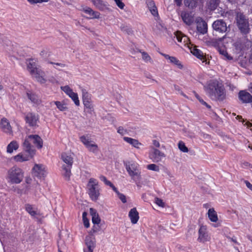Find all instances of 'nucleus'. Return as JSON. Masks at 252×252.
<instances>
[{"label": "nucleus", "mask_w": 252, "mask_h": 252, "mask_svg": "<svg viewBox=\"0 0 252 252\" xmlns=\"http://www.w3.org/2000/svg\"><path fill=\"white\" fill-rule=\"evenodd\" d=\"M205 90L212 99L222 101L225 98V89L223 85L217 80L210 82L205 87Z\"/></svg>", "instance_id": "nucleus-1"}, {"label": "nucleus", "mask_w": 252, "mask_h": 252, "mask_svg": "<svg viewBox=\"0 0 252 252\" xmlns=\"http://www.w3.org/2000/svg\"><path fill=\"white\" fill-rule=\"evenodd\" d=\"M32 143L38 149H41L43 146V141L38 135H30L28 136L23 143V150L25 153H30L31 155H35L36 150L33 146L31 145Z\"/></svg>", "instance_id": "nucleus-2"}, {"label": "nucleus", "mask_w": 252, "mask_h": 252, "mask_svg": "<svg viewBox=\"0 0 252 252\" xmlns=\"http://www.w3.org/2000/svg\"><path fill=\"white\" fill-rule=\"evenodd\" d=\"M236 25L243 35H247L251 31L249 18L241 11L237 10L235 12V18Z\"/></svg>", "instance_id": "nucleus-3"}, {"label": "nucleus", "mask_w": 252, "mask_h": 252, "mask_svg": "<svg viewBox=\"0 0 252 252\" xmlns=\"http://www.w3.org/2000/svg\"><path fill=\"white\" fill-rule=\"evenodd\" d=\"M24 172L20 167L14 166L7 171L6 179L10 184H19L24 178Z\"/></svg>", "instance_id": "nucleus-4"}, {"label": "nucleus", "mask_w": 252, "mask_h": 252, "mask_svg": "<svg viewBox=\"0 0 252 252\" xmlns=\"http://www.w3.org/2000/svg\"><path fill=\"white\" fill-rule=\"evenodd\" d=\"M27 68L31 75L41 84L46 82L44 78V73L36 66V61L33 59H29L27 61Z\"/></svg>", "instance_id": "nucleus-5"}, {"label": "nucleus", "mask_w": 252, "mask_h": 252, "mask_svg": "<svg viewBox=\"0 0 252 252\" xmlns=\"http://www.w3.org/2000/svg\"><path fill=\"white\" fill-rule=\"evenodd\" d=\"M88 194L92 200L96 201L100 195V188L97 180L94 178L90 179L87 185Z\"/></svg>", "instance_id": "nucleus-6"}, {"label": "nucleus", "mask_w": 252, "mask_h": 252, "mask_svg": "<svg viewBox=\"0 0 252 252\" xmlns=\"http://www.w3.org/2000/svg\"><path fill=\"white\" fill-rule=\"evenodd\" d=\"M126 169L132 180H136L140 179L141 172L138 168L137 163H129L126 166Z\"/></svg>", "instance_id": "nucleus-7"}, {"label": "nucleus", "mask_w": 252, "mask_h": 252, "mask_svg": "<svg viewBox=\"0 0 252 252\" xmlns=\"http://www.w3.org/2000/svg\"><path fill=\"white\" fill-rule=\"evenodd\" d=\"M80 139L90 152L94 153L98 152V146L91 140V138L88 135H83L80 137Z\"/></svg>", "instance_id": "nucleus-8"}, {"label": "nucleus", "mask_w": 252, "mask_h": 252, "mask_svg": "<svg viewBox=\"0 0 252 252\" xmlns=\"http://www.w3.org/2000/svg\"><path fill=\"white\" fill-rule=\"evenodd\" d=\"M213 30L216 33L223 34L227 31L226 23L222 20H217L212 24Z\"/></svg>", "instance_id": "nucleus-9"}, {"label": "nucleus", "mask_w": 252, "mask_h": 252, "mask_svg": "<svg viewBox=\"0 0 252 252\" xmlns=\"http://www.w3.org/2000/svg\"><path fill=\"white\" fill-rule=\"evenodd\" d=\"M151 151L149 153V158L153 162H158L161 161L162 159L165 157L164 153L160 151L158 149L151 147Z\"/></svg>", "instance_id": "nucleus-10"}, {"label": "nucleus", "mask_w": 252, "mask_h": 252, "mask_svg": "<svg viewBox=\"0 0 252 252\" xmlns=\"http://www.w3.org/2000/svg\"><path fill=\"white\" fill-rule=\"evenodd\" d=\"M198 241L201 243H205L209 241L210 238L208 235L207 227L206 226L202 225L198 230Z\"/></svg>", "instance_id": "nucleus-11"}, {"label": "nucleus", "mask_w": 252, "mask_h": 252, "mask_svg": "<svg viewBox=\"0 0 252 252\" xmlns=\"http://www.w3.org/2000/svg\"><path fill=\"white\" fill-rule=\"evenodd\" d=\"M32 171L33 175L39 179L44 178L46 175V171L42 164H35Z\"/></svg>", "instance_id": "nucleus-12"}, {"label": "nucleus", "mask_w": 252, "mask_h": 252, "mask_svg": "<svg viewBox=\"0 0 252 252\" xmlns=\"http://www.w3.org/2000/svg\"><path fill=\"white\" fill-rule=\"evenodd\" d=\"M85 244L87 249L84 250V252H93L95 245V238L93 235L86 236Z\"/></svg>", "instance_id": "nucleus-13"}, {"label": "nucleus", "mask_w": 252, "mask_h": 252, "mask_svg": "<svg viewBox=\"0 0 252 252\" xmlns=\"http://www.w3.org/2000/svg\"><path fill=\"white\" fill-rule=\"evenodd\" d=\"M0 128L4 132L11 135L12 134V127L7 119L2 118L0 123Z\"/></svg>", "instance_id": "nucleus-14"}, {"label": "nucleus", "mask_w": 252, "mask_h": 252, "mask_svg": "<svg viewBox=\"0 0 252 252\" xmlns=\"http://www.w3.org/2000/svg\"><path fill=\"white\" fill-rule=\"evenodd\" d=\"M197 24V31L202 34H204L207 32V24L201 18H197L196 20Z\"/></svg>", "instance_id": "nucleus-15"}, {"label": "nucleus", "mask_w": 252, "mask_h": 252, "mask_svg": "<svg viewBox=\"0 0 252 252\" xmlns=\"http://www.w3.org/2000/svg\"><path fill=\"white\" fill-rule=\"evenodd\" d=\"M26 154L20 153L13 157V159L16 162H22L27 161L32 158L35 155H31L30 153H26Z\"/></svg>", "instance_id": "nucleus-16"}, {"label": "nucleus", "mask_w": 252, "mask_h": 252, "mask_svg": "<svg viewBox=\"0 0 252 252\" xmlns=\"http://www.w3.org/2000/svg\"><path fill=\"white\" fill-rule=\"evenodd\" d=\"M181 16L184 22L187 25H191L194 21L193 16L191 13L187 11H182L181 14Z\"/></svg>", "instance_id": "nucleus-17"}, {"label": "nucleus", "mask_w": 252, "mask_h": 252, "mask_svg": "<svg viewBox=\"0 0 252 252\" xmlns=\"http://www.w3.org/2000/svg\"><path fill=\"white\" fill-rule=\"evenodd\" d=\"M38 120V115L35 113H28L26 117V121L30 126H35Z\"/></svg>", "instance_id": "nucleus-18"}, {"label": "nucleus", "mask_w": 252, "mask_h": 252, "mask_svg": "<svg viewBox=\"0 0 252 252\" xmlns=\"http://www.w3.org/2000/svg\"><path fill=\"white\" fill-rule=\"evenodd\" d=\"M239 98L243 103H250L252 102V96L245 91H241L239 93Z\"/></svg>", "instance_id": "nucleus-19"}, {"label": "nucleus", "mask_w": 252, "mask_h": 252, "mask_svg": "<svg viewBox=\"0 0 252 252\" xmlns=\"http://www.w3.org/2000/svg\"><path fill=\"white\" fill-rule=\"evenodd\" d=\"M188 46L190 48V51L193 55L202 61L203 62H205L206 61V58L201 51L197 49L195 46L193 47H190L189 46Z\"/></svg>", "instance_id": "nucleus-20"}, {"label": "nucleus", "mask_w": 252, "mask_h": 252, "mask_svg": "<svg viewBox=\"0 0 252 252\" xmlns=\"http://www.w3.org/2000/svg\"><path fill=\"white\" fill-rule=\"evenodd\" d=\"M128 217H129L132 224H135L137 222L139 217V213L136 208H133L130 210L128 213Z\"/></svg>", "instance_id": "nucleus-21"}, {"label": "nucleus", "mask_w": 252, "mask_h": 252, "mask_svg": "<svg viewBox=\"0 0 252 252\" xmlns=\"http://www.w3.org/2000/svg\"><path fill=\"white\" fill-rule=\"evenodd\" d=\"M26 95L28 98L32 103L35 104H39L41 102V100L39 97L33 92L28 91L26 92Z\"/></svg>", "instance_id": "nucleus-22"}, {"label": "nucleus", "mask_w": 252, "mask_h": 252, "mask_svg": "<svg viewBox=\"0 0 252 252\" xmlns=\"http://www.w3.org/2000/svg\"><path fill=\"white\" fill-rule=\"evenodd\" d=\"M83 11L86 14H87L90 19H98L100 16V13L98 12L94 11L92 8L86 7L83 8Z\"/></svg>", "instance_id": "nucleus-23"}, {"label": "nucleus", "mask_w": 252, "mask_h": 252, "mask_svg": "<svg viewBox=\"0 0 252 252\" xmlns=\"http://www.w3.org/2000/svg\"><path fill=\"white\" fill-rule=\"evenodd\" d=\"M62 159L70 167L72 166L73 163V157L71 154L69 153H63L62 155Z\"/></svg>", "instance_id": "nucleus-24"}, {"label": "nucleus", "mask_w": 252, "mask_h": 252, "mask_svg": "<svg viewBox=\"0 0 252 252\" xmlns=\"http://www.w3.org/2000/svg\"><path fill=\"white\" fill-rule=\"evenodd\" d=\"M176 36L178 42H183L185 45H188L189 42V37L187 36L184 35L180 32H176Z\"/></svg>", "instance_id": "nucleus-25"}, {"label": "nucleus", "mask_w": 252, "mask_h": 252, "mask_svg": "<svg viewBox=\"0 0 252 252\" xmlns=\"http://www.w3.org/2000/svg\"><path fill=\"white\" fill-rule=\"evenodd\" d=\"M124 140L128 144L131 145L136 148L139 149L142 144L140 143L137 139H133L128 137H124Z\"/></svg>", "instance_id": "nucleus-26"}, {"label": "nucleus", "mask_w": 252, "mask_h": 252, "mask_svg": "<svg viewBox=\"0 0 252 252\" xmlns=\"http://www.w3.org/2000/svg\"><path fill=\"white\" fill-rule=\"evenodd\" d=\"M147 4L152 15L154 16L158 15V10L155 5L154 1L152 0H148L147 1Z\"/></svg>", "instance_id": "nucleus-27"}, {"label": "nucleus", "mask_w": 252, "mask_h": 252, "mask_svg": "<svg viewBox=\"0 0 252 252\" xmlns=\"http://www.w3.org/2000/svg\"><path fill=\"white\" fill-rule=\"evenodd\" d=\"M90 212L92 217V221L93 223L97 224H99L100 221V219L96 211L93 208H90Z\"/></svg>", "instance_id": "nucleus-28"}, {"label": "nucleus", "mask_w": 252, "mask_h": 252, "mask_svg": "<svg viewBox=\"0 0 252 252\" xmlns=\"http://www.w3.org/2000/svg\"><path fill=\"white\" fill-rule=\"evenodd\" d=\"M208 218L212 222H217L218 220L217 212L214 208L209 209L208 212Z\"/></svg>", "instance_id": "nucleus-29"}, {"label": "nucleus", "mask_w": 252, "mask_h": 252, "mask_svg": "<svg viewBox=\"0 0 252 252\" xmlns=\"http://www.w3.org/2000/svg\"><path fill=\"white\" fill-rule=\"evenodd\" d=\"M25 209L32 216H35L38 214L37 208L31 204H26Z\"/></svg>", "instance_id": "nucleus-30"}, {"label": "nucleus", "mask_w": 252, "mask_h": 252, "mask_svg": "<svg viewBox=\"0 0 252 252\" xmlns=\"http://www.w3.org/2000/svg\"><path fill=\"white\" fill-rule=\"evenodd\" d=\"M19 148V144L16 141H11L7 147V152L12 153L13 150H16Z\"/></svg>", "instance_id": "nucleus-31"}, {"label": "nucleus", "mask_w": 252, "mask_h": 252, "mask_svg": "<svg viewBox=\"0 0 252 252\" xmlns=\"http://www.w3.org/2000/svg\"><path fill=\"white\" fill-rule=\"evenodd\" d=\"M199 0H184L185 5L189 9H193L197 5Z\"/></svg>", "instance_id": "nucleus-32"}, {"label": "nucleus", "mask_w": 252, "mask_h": 252, "mask_svg": "<svg viewBox=\"0 0 252 252\" xmlns=\"http://www.w3.org/2000/svg\"><path fill=\"white\" fill-rule=\"evenodd\" d=\"M71 167L68 166H63V175L66 180H69L71 175L70 168Z\"/></svg>", "instance_id": "nucleus-33"}, {"label": "nucleus", "mask_w": 252, "mask_h": 252, "mask_svg": "<svg viewBox=\"0 0 252 252\" xmlns=\"http://www.w3.org/2000/svg\"><path fill=\"white\" fill-rule=\"evenodd\" d=\"M219 0H209L208 7L211 10H214L218 6Z\"/></svg>", "instance_id": "nucleus-34"}, {"label": "nucleus", "mask_w": 252, "mask_h": 252, "mask_svg": "<svg viewBox=\"0 0 252 252\" xmlns=\"http://www.w3.org/2000/svg\"><path fill=\"white\" fill-rule=\"evenodd\" d=\"M169 61L171 63L177 65L180 69L183 67L181 62L175 57L172 56L169 59Z\"/></svg>", "instance_id": "nucleus-35"}, {"label": "nucleus", "mask_w": 252, "mask_h": 252, "mask_svg": "<svg viewBox=\"0 0 252 252\" xmlns=\"http://www.w3.org/2000/svg\"><path fill=\"white\" fill-rule=\"evenodd\" d=\"M68 96L71 98L72 100L74 101V103L76 105L79 106L80 104L79 100L78 99V94L72 92L70 94L68 95Z\"/></svg>", "instance_id": "nucleus-36"}, {"label": "nucleus", "mask_w": 252, "mask_h": 252, "mask_svg": "<svg viewBox=\"0 0 252 252\" xmlns=\"http://www.w3.org/2000/svg\"><path fill=\"white\" fill-rule=\"evenodd\" d=\"M54 103L57 106V108L62 111H65L67 110V108L65 106V104L63 102H60V101H54Z\"/></svg>", "instance_id": "nucleus-37"}, {"label": "nucleus", "mask_w": 252, "mask_h": 252, "mask_svg": "<svg viewBox=\"0 0 252 252\" xmlns=\"http://www.w3.org/2000/svg\"><path fill=\"white\" fill-rule=\"evenodd\" d=\"M140 52L142 54V58L143 60L144 61V62H145L146 63H152L153 62L152 58L147 52L144 51L142 52L141 51H140Z\"/></svg>", "instance_id": "nucleus-38"}, {"label": "nucleus", "mask_w": 252, "mask_h": 252, "mask_svg": "<svg viewBox=\"0 0 252 252\" xmlns=\"http://www.w3.org/2000/svg\"><path fill=\"white\" fill-rule=\"evenodd\" d=\"M48 63L53 64L54 67L59 70H61L62 68L65 67L66 65L63 63H55L52 62H48Z\"/></svg>", "instance_id": "nucleus-39"}, {"label": "nucleus", "mask_w": 252, "mask_h": 252, "mask_svg": "<svg viewBox=\"0 0 252 252\" xmlns=\"http://www.w3.org/2000/svg\"><path fill=\"white\" fill-rule=\"evenodd\" d=\"M178 146L181 151L184 153H188L189 152L188 148L186 147L183 141H180L178 144Z\"/></svg>", "instance_id": "nucleus-40"}, {"label": "nucleus", "mask_w": 252, "mask_h": 252, "mask_svg": "<svg viewBox=\"0 0 252 252\" xmlns=\"http://www.w3.org/2000/svg\"><path fill=\"white\" fill-rule=\"evenodd\" d=\"M25 182L28 185L26 186L25 193H28L31 189L30 185L32 183V179L30 177H27L25 179Z\"/></svg>", "instance_id": "nucleus-41"}, {"label": "nucleus", "mask_w": 252, "mask_h": 252, "mask_svg": "<svg viewBox=\"0 0 252 252\" xmlns=\"http://www.w3.org/2000/svg\"><path fill=\"white\" fill-rule=\"evenodd\" d=\"M94 4L98 9H102L104 7L103 1L101 0H93Z\"/></svg>", "instance_id": "nucleus-42"}, {"label": "nucleus", "mask_w": 252, "mask_h": 252, "mask_svg": "<svg viewBox=\"0 0 252 252\" xmlns=\"http://www.w3.org/2000/svg\"><path fill=\"white\" fill-rule=\"evenodd\" d=\"M87 213L85 212H83L82 217L84 226L86 228H88L90 226L89 220L87 218Z\"/></svg>", "instance_id": "nucleus-43"}, {"label": "nucleus", "mask_w": 252, "mask_h": 252, "mask_svg": "<svg viewBox=\"0 0 252 252\" xmlns=\"http://www.w3.org/2000/svg\"><path fill=\"white\" fill-rule=\"evenodd\" d=\"M147 168L148 169L158 172L159 171V168L158 166L155 164H150L147 165Z\"/></svg>", "instance_id": "nucleus-44"}, {"label": "nucleus", "mask_w": 252, "mask_h": 252, "mask_svg": "<svg viewBox=\"0 0 252 252\" xmlns=\"http://www.w3.org/2000/svg\"><path fill=\"white\" fill-rule=\"evenodd\" d=\"M219 51L220 54L223 55L228 60H232V58L229 56L227 52V51L223 48L219 49Z\"/></svg>", "instance_id": "nucleus-45"}, {"label": "nucleus", "mask_w": 252, "mask_h": 252, "mask_svg": "<svg viewBox=\"0 0 252 252\" xmlns=\"http://www.w3.org/2000/svg\"><path fill=\"white\" fill-rule=\"evenodd\" d=\"M61 89L68 95L73 92L72 90L68 86L61 87Z\"/></svg>", "instance_id": "nucleus-46"}, {"label": "nucleus", "mask_w": 252, "mask_h": 252, "mask_svg": "<svg viewBox=\"0 0 252 252\" xmlns=\"http://www.w3.org/2000/svg\"><path fill=\"white\" fill-rule=\"evenodd\" d=\"M155 202L156 204H157L158 206L161 207H165V203L163 201V200L158 197H156L155 198Z\"/></svg>", "instance_id": "nucleus-47"}, {"label": "nucleus", "mask_w": 252, "mask_h": 252, "mask_svg": "<svg viewBox=\"0 0 252 252\" xmlns=\"http://www.w3.org/2000/svg\"><path fill=\"white\" fill-rule=\"evenodd\" d=\"M117 132L123 136L128 133V130L123 126H119L117 128Z\"/></svg>", "instance_id": "nucleus-48"}, {"label": "nucleus", "mask_w": 252, "mask_h": 252, "mask_svg": "<svg viewBox=\"0 0 252 252\" xmlns=\"http://www.w3.org/2000/svg\"><path fill=\"white\" fill-rule=\"evenodd\" d=\"M99 179L101 181L103 182L106 185L109 186H112V183L110 181L107 180L105 176L101 175L100 176Z\"/></svg>", "instance_id": "nucleus-49"}, {"label": "nucleus", "mask_w": 252, "mask_h": 252, "mask_svg": "<svg viewBox=\"0 0 252 252\" xmlns=\"http://www.w3.org/2000/svg\"><path fill=\"white\" fill-rule=\"evenodd\" d=\"M83 103L86 108H89L91 110H92L93 109V106L92 105V104L91 103L90 99L84 100Z\"/></svg>", "instance_id": "nucleus-50"}, {"label": "nucleus", "mask_w": 252, "mask_h": 252, "mask_svg": "<svg viewBox=\"0 0 252 252\" xmlns=\"http://www.w3.org/2000/svg\"><path fill=\"white\" fill-rule=\"evenodd\" d=\"M31 4H35L37 3H42L43 2H48L49 0H27Z\"/></svg>", "instance_id": "nucleus-51"}, {"label": "nucleus", "mask_w": 252, "mask_h": 252, "mask_svg": "<svg viewBox=\"0 0 252 252\" xmlns=\"http://www.w3.org/2000/svg\"><path fill=\"white\" fill-rule=\"evenodd\" d=\"M117 5L121 9H123L125 6V4L121 0H114Z\"/></svg>", "instance_id": "nucleus-52"}, {"label": "nucleus", "mask_w": 252, "mask_h": 252, "mask_svg": "<svg viewBox=\"0 0 252 252\" xmlns=\"http://www.w3.org/2000/svg\"><path fill=\"white\" fill-rule=\"evenodd\" d=\"M118 197L119 198V199L122 201V202L124 203H126V196L121 193H118V194L117 195Z\"/></svg>", "instance_id": "nucleus-53"}, {"label": "nucleus", "mask_w": 252, "mask_h": 252, "mask_svg": "<svg viewBox=\"0 0 252 252\" xmlns=\"http://www.w3.org/2000/svg\"><path fill=\"white\" fill-rule=\"evenodd\" d=\"M82 97L83 100L85 99H90L89 94L84 89L82 90Z\"/></svg>", "instance_id": "nucleus-54"}, {"label": "nucleus", "mask_w": 252, "mask_h": 252, "mask_svg": "<svg viewBox=\"0 0 252 252\" xmlns=\"http://www.w3.org/2000/svg\"><path fill=\"white\" fill-rule=\"evenodd\" d=\"M226 238L230 241L233 242L235 244L239 245V243L237 242L236 237L233 236L232 237H230V236H226Z\"/></svg>", "instance_id": "nucleus-55"}, {"label": "nucleus", "mask_w": 252, "mask_h": 252, "mask_svg": "<svg viewBox=\"0 0 252 252\" xmlns=\"http://www.w3.org/2000/svg\"><path fill=\"white\" fill-rule=\"evenodd\" d=\"M121 29L122 31L126 32L128 34H129L131 32L130 29H129L128 28H127V27H125V26L121 27Z\"/></svg>", "instance_id": "nucleus-56"}, {"label": "nucleus", "mask_w": 252, "mask_h": 252, "mask_svg": "<svg viewBox=\"0 0 252 252\" xmlns=\"http://www.w3.org/2000/svg\"><path fill=\"white\" fill-rule=\"evenodd\" d=\"M152 144L154 147L156 148H158L160 146L159 142L157 140H153Z\"/></svg>", "instance_id": "nucleus-57"}, {"label": "nucleus", "mask_w": 252, "mask_h": 252, "mask_svg": "<svg viewBox=\"0 0 252 252\" xmlns=\"http://www.w3.org/2000/svg\"><path fill=\"white\" fill-rule=\"evenodd\" d=\"M245 183L247 188H248L250 189H251L252 191V184H251L248 181H245Z\"/></svg>", "instance_id": "nucleus-58"}, {"label": "nucleus", "mask_w": 252, "mask_h": 252, "mask_svg": "<svg viewBox=\"0 0 252 252\" xmlns=\"http://www.w3.org/2000/svg\"><path fill=\"white\" fill-rule=\"evenodd\" d=\"M193 93L194 94V95H195V97H196V98L199 101V102L200 103H201L202 101H203V100L195 92H194Z\"/></svg>", "instance_id": "nucleus-59"}, {"label": "nucleus", "mask_w": 252, "mask_h": 252, "mask_svg": "<svg viewBox=\"0 0 252 252\" xmlns=\"http://www.w3.org/2000/svg\"><path fill=\"white\" fill-rule=\"evenodd\" d=\"M112 189L117 193V194L118 195V193H120L118 190L113 185V184H112V186H110Z\"/></svg>", "instance_id": "nucleus-60"}, {"label": "nucleus", "mask_w": 252, "mask_h": 252, "mask_svg": "<svg viewBox=\"0 0 252 252\" xmlns=\"http://www.w3.org/2000/svg\"><path fill=\"white\" fill-rule=\"evenodd\" d=\"M166 59L169 60V59L171 58L172 56H170L168 55L165 54L163 53L161 54Z\"/></svg>", "instance_id": "nucleus-61"}, {"label": "nucleus", "mask_w": 252, "mask_h": 252, "mask_svg": "<svg viewBox=\"0 0 252 252\" xmlns=\"http://www.w3.org/2000/svg\"><path fill=\"white\" fill-rule=\"evenodd\" d=\"M174 0L178 6H180L181 5L182 0Z\"/></svg>", "instance_id": "nucleus-62"}, {"label": "nucleus", "mask_w": 252, "mask_h": 252, "mask_svg": "<svg viewBox=\"0 0 252 252\" xmlns=\"http://www.w3.org/2000/svg\"><path fill=\"white\" fill-rule=\"evenodd\" d=\"M174 89L175 90H177L178 91H179L180 90L179 86H178L176 85H174Z\"/></svg>", "instance_id": "nucleus-63"}, {"label": "nucleus", "mask_w": 252, "mask_h": 252, "mask_svg": "<svg viewBox=\"0 0 252 252\" xmlns=\"http://www.w3.org/2000/svg\"><path fill=\"white\" fill-rule=\"evenodd\" d=\"M249 91H250L251 93H252V83H251V84H250V87L249 89Z\"/></svg>", "instance_id": "nucleus-64"}]
</instances>
